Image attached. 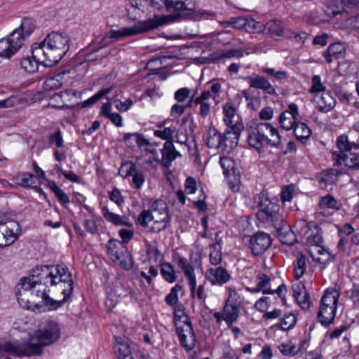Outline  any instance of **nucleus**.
<instances>
[{
  "label": "nucleus",
  "mask_w": 359,
  "mask_h": 359,
  "mask_svg": "<svg viewBox=\"0 0 359 359\" xmlns=\"http://www.w3.org/2000/svg\"><path fill=\"white\" fill-rule=\"evenodd\" d=\"M72 273L67 267L43 266L33 269L18 283L16 297L19 304L29 310L40 308L41 298L49 310H56L71 300L74 290Z\"/></svg>",
  "instance_id": "obj_1"
},
{
  "label": "nucleus",
  "mask_w": 359,
  "mask_h": 359,
  "mask_svg": "<svg viewBox=\"0 0 359 359\" xmlns=\"http://www.w3.org/2000/svg\"><path fill=\"white\" fill-rule=\"evenodd\" d=\"M37 342L0 341V354L8 353L17 356H31L43 353V347L55 343L60 337V328L57 323L48 320L43 323L34 332Z\"/></svg>",
  "instance_id": "obj_2"
},
{
  "label": "nucleus",
  "mask_w": 359,
  "mask_h": 359,
  "mask_svg": "<svg viewBox=\"0 0 359 359\" xmlns=\"http://www.w3.org/2000/svg\"><path fill=\"white\" fill-rule=\"evenodd\" d=\"M170 224L167 204L163 200L154 201L149 210H143L136 219V224L148 232L158 233L165 230Z\"/></svg>",
  "instance_id": "obj_3"
},
{
  "label": "nucleus",
  "mask_w": 359,
  "mask_h": 359,
  "mask_svg": "<svg viewBox=\"0 0 359 359\" xmlns=\"http://www.w3.org/2000/svg\"><path fill=\"white\" fill-rule=\"evenodd\" d=\"M69 39L65 34L51 32L40 43H36L38 49L36 54L43 55L47 59V63L54 66L59 62L69 48Z\"/></svg>",
  "instance_id": "obj_4"
},
{
  "label": "nucleus",
  "mask_w": 359,
  "mask_h": 359,
  "mask_svg": "<svg viewBox=\"0 0 359 359\" xmlns=\"http://www.w3.org/2000/svg\"><path fill=\"white\" fill-rule=\"evenodd\" d=\"M248 142L250 146L260 151L265 145L277 149L281 147L278 130L269 123H259L248 130Z\"/></svg>",
  "instance_id": "obj_5"
},
{
  "label": "nucleus",
  "mask_w": 359,
  "mask_h": 359,
  "mask_svg": "<svg viewBox=\"0 0 359 359\" xmlns=\"http://www.w3.org/2000/svg\"><path fill=\"white\" fill-rule=\"evenodd\" d=\"M180 18L179 14L163 16L159 21L148 20L140 21L133 27H123L118 30H111L109 32L111 39L120 40L123 38L137 35L149 30L155 29L161 25L177 21Z\"/></svg>",
  "instance_id": "obj_6"
},
{
  "label": "nucleus",
  "mask_w": 359,
  "mask_h": 359,
  "mask_svg": "<svg viewBox=\"0 0 359 359\" xmlns=\"http://www.w3.org/2000/svg\"><path fill=\"white\" fill-rule=\"evenodd\" d=\"M240 130V127L234 125L230 130L222 134L211 125L207 130L205 138V144L210 149H217L221 148L224 150L229 147V139L231 138L235 140V141L231 142L230 147H232L233 144H236L238 142Z\"/></svg>",
  "instance_id": "obj_7"
},
{
  "label": "nucleus",
  "mask_w": 359,
  "mask_h": 359,
  "mask_svg": "<svg viewBox=\"0 0 359 359\" xmlns=\"http://www.w3.org/2000/svg\"><path fill=\"white\" fill-rule=\"evenodd\" d=\"M175 323L180 344L187 351H191L196 345V335L188 316L183 312L175 313Z\"/></svg>",
  "instance_id": "obj_8"
},
{
  "label": "nucleus",
  "mask_w": 359,
  "mask_h": 359,
  "mask_svg": "<svg viewBox=\"0 0 359 359\" xmlns=\"http://www.w3.org/2000/svg\"><path fill=\"white\" fill-rule=\"evenodd\" d=\"M339 299V292L334 289H327L321 298L318 314L319 322L329 326L334 320Z\"/></svg>",
  "instance_id": "obj_9"
},
{
  "label": "nucleus",
  "mask_w": 359,
  "mask_h": 359,
  "mask_svg": "<svg viewBox=\"0 0 359 359\" xmlns=\"http://www.w3.org/2000/svg\"><path fill=\"white\" fill-rule=\"evenodd\" d=\"M175 259L178 267L182 270L188 280L191 297L193 299H197L204 302L207 298V294L205 292V283L196 287V278L194 267L188 262L186 258L179 255Z\"/></svg>",
  "instance_id": "obj_10"
},
{
  "label": "nucleus",
  "mask_w": 359,
  "mask_h": 359,
  "mask_svg": "<svg viewBox=\"0 0 359 359\" xmlns=\"http://www.w3.org/2000/svg\"><path fill=\"white\" fill-rule=\"evenodd\" d=\"M107 252L110 259L118 263L122 268L130 269L132 267V257L126 245L120 241L111 239L107 244Z\"/></svg>",
  "instance_id": "obj_11"
},
{
  "label": "nucleus",
  "mask_w": 359,
  "mask_h": 359,
  "mask_svg": "<svg viewBox=\"0 0 359 359\" xmlns=\"http://www.w3.org/2000/svg\"><path fill=\"white\" fill-rule=\"evenodd\" d=\"M259 207L257 215L260 221L271 223L273 226L282 224L283 217L279 213L280 208L277 203L265 198L260 202Z\"/></svg>",
  "instance_id": "obj_12"
},
{
  "label": "nucleus",
  "mask_w": 359,
  "mask_h": 359,
  "mask_svg": "<svg viewBox=\"0 0 359 359\" xmlns=\"http://www.w3.org/2000/svg\"><path fill=\"white\" fill-rule=\"evenodd\" d=\"M22 36L18 32H12L7 37L0 39V57L10 58L22 46Z\"/></svg>",
  "instance_id": "obj_13"
},
{
  "label": "nucleus",
  "mask_w": 359,
  "mask_h": 359,
  "mask_svg": "<svg viewBox=\"0 0 359 359\" xmlns=\"http://www.w3.org/2000/svg\"><path fill=\"white\" fill-rule=\"evenodd\" d=\"M21 233L20 224L15 221L0 222V248L12 245Z\"/></svg>",
  "instance_id": "obj_14"
},
{
  "label": "nucleus",
  "mask_w": 359,
  "mask_h": 359,
  "mask_svg": "<svg viewBox=\"0 0 359 359\" xmlns=\"http://www.w3.org/2000/svg\"><path fill=\"white\" fill-rule=\"evenodd\" d=\"M38 48L36 43H34L32 46V55L23 57L20 60L22 69L29 74H33L37 72L40 65L44 67H53L51 65L46 62L47 59L43 55H39V56L35 53Z\"/></svg>",
  "instance_id": "obj_15"
},
{
  "label": "nucleus",
  "mask_w": 359,
  "mask_h": 359,
  "mask_svg": "<svg viewBox=\"0 0 359 359\" xmlns=\"http://www.w3.org/2000/svg\"><path fill=\"white\" fill-rule=\"evenodd\" d=\"M271 236L264 232H258L251 236L250 239V248L254 255H259L264 253L271 245Z\"/></svg>",
  "instance_id": "obj_16"
},
{
  "label": "nucleus",
  "mask_w": 359,
  "mask_h": 359,
  "mask_svg": "<svg viewBox=\"0 0 359 359\" xmlns=\"http://www.w3.org/2000/svg\"><path fill=\"white\" fill-rule=\"evenodd\" d=\"M205 277L212 285L219 286L226 284L231 278L229 272L222 266L208 269Z\"/></svg>",
  "instance_id": "obj_17"
},
{
  "label": "nucleus",
  "mask_w": 359,
  "mask_h": 359,
  "mask_svg": "<svg viewBox=\"0 0 359 359\" xmlns=\"http://www.w3.org/2000/svg\"><path fill=\"white\" fill-rule=\"evenodd\" d=\"M244 79L248 82L250 88L262 90L264 93L268 95H273L276 94L275 87L264 76L255 74L246 76Z\"/></svg>",
  "instance_id": "obj_18"
},
{
  "label": "nucleus",
  "mask_w": 359,
  "mask_h": 359,
  "mask_svg": "<svg viewBox=\"0 0 359 359\" xmlns=\"http://www.w3.org/2000/svg\"><path fill=\"white\" fill-rule=\"evenodd\" d=\"M299 115L298 107L296 104L292 103L288 106V109L282 112L279 116V123L282 128L290 130L294 128L296 119Z\"/></svg>",
  "instance_id": "obj_19"
},
{
  "label": "nucleus",
  "mask_w": 359,
  "mask_h": 359,
  "mask_svg": "<svg viewBox=\"0 0 359 359\" xmlns=\"http://www.w3.org/2000/svg\"><path fill=\"white\" fill-rule=\"evenodd\" d=\"M333 158L337 165H344L350 169H359V154L350 153L349 154L333 152Z\"/></svg>",
  "instance_id": "obj_20"
},
{
  "label": "nucleus",
  "mask_w": 359,
  "mask_h": 359,
  "mask_svg": "<svg viewBox=\"0 0 359 359\" xmlns=\"http://www.w3.org/2000/svg\"><path fill=\"white\" fill-rule=\"evenodd\" d=\"M302 225L301 229L299 230V233L302 234L303 230H305L304 236L305 237L306 242L309 245H313L315 247V249L320 247L321 243L323 242V236L319 230L315 229H309L307 224L305 222L300 223Z\"/></svg>",
  "instance_id": "obj_21"
},
{
  "label": "nucleus",
  "mask_w": 359,
  "mask_h": 359,
  "mask_svg": "<svg viewBox=\"0 0 359 359\" xmlns=\"http://www.w3.org/2000/svg\"><path fill=\"white\" fill-rule=\"evenodd\" d=\"M161 154V163L165 168H169L177 156H180V152L175 149V147L172 141H167L165 142Z\"/></svg>",
  "instance_id": "obj_22"
},
{
  "label": "nucleus",
  "mask_w": 359,
  "mask_h": 359,
  "mask_svg": "<svg viewBox=\"0 0 359 359\" xmlns=\"http://www.w3.org/2000/svg\"><path fill=\"white\" fill-rule=\"evenodd\" d=\"M114 348L118 359H144L140 353H135L133 355L129 345L126 342L117 341Z\"/></svg>",
  "instance_id": "obj_23"
},
{
  "label": "nucleus",
  "mask_w": 359,
  "mask_h": 359,
  "mask_svg": "<svg viewBox=\"0 0 359 359\" xmlns=\"http://www.w3.org/2000/svg\"><path fill=\"white\" fill-rule=\"evenodd\" d=\"M233 23H239V25L243 26L245 31L248 32L259 33L264 32V25L256 21L252 18H239L238 20H233Z\"/></svg>",
  "instance_id": "obj_24"
},
{
  "label": "nucleus",
  "mask_w": 359,
  "mask_h": 359,
  "mask_svg": "<svg viewBox=\"0 0 359 359\" xmlns=\"http://www.w3.org/2000/svg\"><path fill=\"white\" fill-rule=\"evenodd\" d=\"M274 227L278 229L277 236L282 243L291 245L297 242V237L289 226H282L280 224Z\"/></svg>",
  "instance_id": "obj_25"
},
{
  "label": "nucleus",
  "mask_w": 359,
  "mask_h": 359,
  "mask_svg": "<svg viewBox=\"0 0 359 359\" xmlns=\"http://www.w3.org/2000/svg\"><path fill=\"white\" fill-rule=\"evenodd\" d=\"M223 311L224 313V320L228 326H230L238 320L240 311L239 305L234 303L226 302Z\"/></svg>",
  "instance_id": "obj_26"
},
{
  "label": "nucleus",
  "mask_w": 359,
  "mask_h": 359,
  "mask_svg": "<svg viewBox=\"0 0 359 359\" xmlns=\"http://www.w3.org/2000/svg\"><path fill=\"white\" fill-rule=\"evenodd\" d=\"M339 172L337 170L330 168L322 170L317 176V180L320 184L327 185L333 184L338 180Z\"/></svg>",
  "instance_id": "obj_27"
},
{
  "label": "nucleus",
  "mask_w": 359,
  "mask_h": 359,
  "mask_svg": "<svg viewBox=\"0 0 359 359\" xmlns=\"http://www.w3.org/2000/svg\"><path fill=\"white\" fill-rule=\"evenodd\" d=\"M102 214L106 220L115 225H131V222L129 221L128 218L110 212L109 210L106 206L102 208Z\"/></svg>",
  "instance_id": "obj_28"
},
{
  "label": "nucleus",
  "mask_w": 359,
  "mask_h": 359,
  "mask_svg": "<svg viewBox=\"0 0 359 359\" xmlns=\"http://www.w3.org/2000/svg\"><path fill=\"white\" fill-rule=\"evenodd\" d=\"M123 140L126 144L131 148H133L135 146L141 148L149 144V141L145 139L141 134L137 133L125 134Z\"/></svg>",
  "instance_id": "obj_29"
},
{
  "label": "nucleus",
  "mask_w": 359,
  "mask_h": 359,
  "mask_svg": "<svg viewBox=\"0 0 359 359\" xmlns=\"http://www.w3.org/2000/svg\"><path fill=\"white\" fill-rule=\"evenodd\" d=\"M212 97L210 91H203L199 96L196 97V105L200 106L199 114L202 117H206L210 113V104L207 100Z\"/></svg>",
  "instance_id": "obj_30"
},
{
  "label": "nucleus",
  "mask_w": 359,
  "mask_h": 359,
  "mask_svg": "<svg viewBox=\"0 0 359 359\" xmlns=\"http://www.w3.org/2000/svg\"><path fill=\"white\" fill-rule=\"evenodd\" d=\"M18 184L24 188H34V189L42 191V189L38 187H34L35 184V177L30 172L19 173L15 177Z\"/></svg>",
  "instance_id": "obj_31"
},
{
  "label": "nucleus",
  "mask_w": 359,
  "mask_h": 359,
  "mask_svg": "<svg viewBox=\"0 0 359 359\" xmlns=\"http://www.w3.org/2000/svg\"><path fill=\"white\" fill-rule=\"evenodd\" d=\"M294 275L296 279L301 278L306 270V257L299 253L297 255L296 259L293 262Z\"/></svg>",
  "instance_id": "obj_32"
},
{
  "label": "nucleus",
  "mask_w": 359,
  "mask_h": 359,
  "mask_svg": "<svg viewBox=\"0 0 359 359\" xmlns=\"http://www.w3.org/2000/svg\"><path fill=\"white\" fill-rule=\"evenodd\" d=\"M35 29V25L32 19L24 18L22 20L20 26L13 32H18L22 36V43L26 37L29 36Z\"/></svg>",
  "instance_id": "obj_33"
},
{
  "label": "nucleus",
  "mask_w": 359,
  "mask_h": 359,
  "mask_svg": "<svg viewBox=\"0 0 359 359\" xmlns=\"http://www.w3.org/2000/svg\"><path fill=\"white\" fill-rule=\"evenodd\" d=\"M4 93L0 92V109H9L16 107L22 102V98L18 95H12L9 97H3Z\"/></svg>",
  "instance_id": "obj_34"
},
{
  "label": "nucleus",
  "mask_w": 359,
  "mask_h": 359,
  "mask_svg": "<svg viewBox=\"0 0 359 359\" xmlns=\"http://www.w3.org/2000/svg\"><path fill=\"white\" fill-rule=\"evenodd\" d=\"M169 8L175 11H194V0H169Z\"/></svg>",
  "instance_id": "obj_35"
},
{
  "label": "nucleus",
  "mask_w": 359,
  "mask_h": 359,
  "mask_svg": "<svg viewBox=\"0 0 359 359\" xmlns=\"http://www.w3.org/2000/svg\"><path fill=\"white\" fill-rule=\"evenodd\" d=\"M264 32L271 36H282L284 32L282 22L278 20H269L264 25Z\"/></svg>",
  "instance_id": "obj_36"
},
{
  "label": "nucleus",
  "mask_w": 359,
  "mask_h": 359,
  "mask_svg": "<svg viewBox=\"0 0 359 359\" xmlns=\"http://www.w3.org/2000/svg\"><path fill=\"white\" fill-rule=\"evenodd\" d=\"M318 105L320 111L327 112L334 107L335 100L328 93L325 92L318 102Z\"/></svg>",
  "instance_id": "obj_37"
},
{
  "label": "nucleus",
  "mask_w": 359,
  "mask_h": 359,
  "mask_svg": "<svg viewBox=\"0 0 359 359\" xmlns=\"http://www.w3.org/2000/svg\"><path fill=\"white\" fill-rule=\"evenodd\" d=\"M161 274L163 279L170 283H174L177 279L174 266L168 262L161 264Z\"/></svg>",
  "instance_id": "obj_38"
},
{
  "label": "nucleus",
  "mask_w": 359,
  "mask_h": 359,
  "mask_svg": "<svg viewBox=\"0 0 359 359\" xmlns=\"http://www.w3.org/2000/svg\"><path fill=\"white\" fill-rule=\"evenodd\" d=\"M297 140L303 142L309 138L311 130L305 123H297L293 128Z\"/></svg>",
  "instance_id": "obj_39"
},
{
  "label": "nucleus",
  "mask_w": 359,
  "mask_h": 359,
  "mask_svg": "<svg viewBox=\"0 0 359 359\" xmlns=\"http://www.w3.org/2000/svg\"><path fill=\"white\" fill-rule=\"evenodd\" d=\"M48 186L49 189L54 193L55 196L57 198L61 204L66 205L69 203V196L57 185L55 181L48 180Z\"/></svg>",
  "instance_id": "obj_40"
},
{
  "label": "nucleus",
  "mask_w": 359,
  "mask_h": 359,
  "mask_svg": "<svg viewBox=\"0 0 359 359\" xmlns=\"http://www.w3.org/2000/svg\"><path fill=\"white\" fill-rule=\"evenodd\" d=\"M296 316L293 313H288L283 316L276 326L282 330L287 331L292 329L296 325Z\"/></svg>",
  "instance_id": "obj_41"
},
{
  "label": "nucleus",
  "mask_w": 359,
  "mask_h": 359,
  "mask_svg": "<svg viewBox=\"0 0 359 359\" xmlns=\"http://www.w3.org/2000/svg\"><path fill=\"white\" fill-rule=\"evenodd\" d=\"M319 207L322 210L333 209L337 210L340 209V205L337 201L330 194L320 198Z\"/></svg>",
  "instance_id": "obj_42"
},
{
  "label": "nucleus",
  "mask_w": 359,
  "mask_h": 359,
  "mask_svg": "<svg viewBox=\"0 0 359 359\" xmlns=\"http://www.w3.org/2000/svg\"><path fill=\"white\" fill-rule=\"evenodd\" d=\"M318 255H315L314 252L310 250L309 252L313 260L321 264H325L331 260V255L325 249L321 246L315 249Z\"/></svg>",
  "instance_id": "obj_43"
},
{
  "label": "nucleus",
  "mask_w": 359,
  "mask_h": 359,
  "mask_svg": "<svg viewBox=\"0 0 359 359\" xmlns=\"http://www.w3.org/2000/svg\"><path fill=\"white\" fill-rule=\"evenodd\" d=\"M112 90H113V86L106 88L104 89H101L93 96H92L89 99L83 102V103L81 104L82 107H83V108L88 107H90V106L95 104L97 101H99L100 99H102L105 95H107L108 93H109Z\"/></svg>",
  "instance_id": "obj_44"
},
{
  "label": "nucleus",
  "mask_w": 359,
  "mask_h": 359,
  "mask_svg": "<svg viewBox=\"0 0 359 359\" xmlns=\"http://www.w3.org/2000/svg\"><path fill=\"white\" fill-rule=\"evenodd\" d=\"M62 75L58 74L55 76L47 79L43 84V89L47 91L58 89L62 86Z\"/></svg>",
  "instance_id": "obj_45"
},
{
  "label": "nucleus",
  "mask_w": 359,
  "mask_h": 359,
  "mask_svg": "<svg viewBox=\"0 0 359 359\" xmlns=\"http://www.w3.org/2000/svg\"><path fill=\"white\" fill-rule=\"evenodd\" d=\"M337 146L341 154L344 151H351L354 149V141H349L347 135H341L337 140Z\"/></svg>",
  "instance_id": "obj_46"
},
{
  "label": "nucleus",
  "mask_w": 359,
  "mask_h": 359,
  "mask_svg": "<svg viewBox=\"0 0 359 359\" xmlns=\"http://www.w3.org/2000/svg\"><path fill=\"white\" fill-rule=\"evenodd\" d=\"M342 5L343 4H339L336 1L327 4L325 8V13L330 18H334L337 15L342 13L344 11Z\"/></svg>",
  "instance_id": "obj_47"
},
{
  "label": "nucleus",
  "mask_w": 359,
  "mask_h": 359,
  "mask_svg": "<svg viewBox=\"0 0 359 359\" xmlns=\"http://www.w3.org/2000/svg\"><path fill=\"white\" fill-rule=\"evenodd\" d=\"M223 112L224 114V121L226 126H231L232 118L236 114V108L232 103L227 102L223 106Z\"/></svg>",
  "instance_id": "obj_48"
},
{
  "label": "nucleus",
  "mask_w": 359,
  "mask_h": 359,
  "mask_svg": "<svg viewBox=\"0 0 359 359\" xmlns=\"http://www.w3.org/2000/svg\"><path fill=\"white\" fill-rule=\"evenodd\" d=\"M227 177L228 184L229 188L233 191L236 192L240 189V176L238 170H233L229 175H226Z\"/></svg>",
  "instance_id": "obj_49"
},
{
  "label": "nucleus",
  "mask_w": 359,
  "mask_h": 359,
  "mask_svg": "<svg viewBox=\"0 0 359 359\" xmlns=\"http://www.w3.org/2000/svg\"><path fill=\"white\" fill-rule=\"evenodd\" d=\"M136 171L135 165L131 161H126L121 164L118 173L121 177L126 178L132 176Z\"/></svg>",
  "instance_id": "obj_50"
},
{
  "label": "nucleus",
  "mask_w": 359,
  "mask_h": 359,
  "mask_svg": "<svg viewBox=\"0 0 359 359\" xmlns=\"http://www.w3.org/2000/svg\"><path fill=\"white\" fill-rule=\"evenodd\" d=\"M329 54L334 55V58H339L344 56L345 47L341 43H334L330 45L327 50Z\"/></svg>",
  "instance_id": "obj_51"
},
{
  "label": "nucleus",
  "mask_w": 359,
  "mask_h": 359,
  "mask_svg": "<svg viewBox=\"0 0 359 359\" xmlns=\"http://www.w3.org/2000/svg\"><path fill=\"white\" fill-rule=\"evenodd\" d=\"M220 165L223 168L224 175H229L233 170H236L234 168V161L229 157L223 156L220 158Z\"/></svg>",
  "instance_id": "obj_52"
},
{
  "label": "nucleus",
  "mask_w": 359,
  "mask_h": 359,
  "mask_svg": "<svg viewBox=\"0 0 359 359\" xmlns=\"http://www.w3.org/2000/svg\"><path fill=\"white\" fill-rule=\"evenodd\" d=\"M326 88L321 83L320 77L318 75H315L312 78V86L310 89L311 93H318L325 92Z\"/></svg>",
  "instance_id": "obj_53"
},
{
  "label": "nucleus",
  "mask_w": 359,
  "mask_h": 359,
  "mask_svg": "<svg viewBox=\"0 0 359 359\" xmlns=\"http://www.w3.org/2000/svg\"><path fill=\"white\" fill-rule=\"evenodd\" d=\"M114 293L119 297H126L133 294L132 289L126 284L120 283V285H116L114 290Z\"/></svg>",
  "instance_id": "obj_54"
},
{
  "label": "nucleus",
  "mask_w": 359,
  "mask_h": 359,
  "mask_svg": "<svg viewBox=\"0 0 359 359\" xmlns=\"http://www.w3.org/2000/svg\"><path fill=\"white\" fill-rule=\"evenodd\" d=\"M299 306L304 310H307L309 309L311 302L309 294L308 292H304L302 295L297 296L295 297Z\"/></svg>",
  "instance_id": "obj_55"
},
{
  "label": "nucleus",
  "mask_w": 359,
  "mask_h": 359,
  "mask_svg": "<svg viewBox=\"0 0 359 359\" xmlns=\"http://www.w3.org/2000/svg\"><path fill=\"white\" fill-rule=\"evenodd\" d=\"M277 294L278 296L282 299L283 300L285 299V295L287 293V289L286 286L284 284H281L278 287L276 290H271V289H266L263 290V294Z\"/></svg>",
  "instance_id": "obj_56"
},
{
  "label": "nucleus",
  "mask_w": 359,
  "mask_h": 359,
  "mask_svg": "<svg viewBox=\"0 0 359 359\" xmlns=\"http://www.w3.org/2000/svg\"><path fill=\"white\" fill-rule=\"evenodd\" d=\"M226 290L228 291V298L226 302L234 303L240 305L241 297L236 289L232 287H228Z\"/></svg>",
  "instance_id": "obj_57"
},
{
  "label": "nucleus",
  "mask_w": 359,
  "mask_h": 359,
  "mask_svg": "<svg viewBox=\"0 0 359 359\" xmlns=\"http://www.w3.org/2000/svg\"><path fill=\"white\" fill-rule=\"evenodd\" d=\"M145 182V177L142 172L136 171L132 175V182L136 189H140Z\"/></svg>",
  "instance_id": "obj_58"
},
{
  "label": "nucleus",
  "mask_w": 359,
  "mask_h": 359,
  "mask_svg": "<svg viewBox=\"0 0 359 359\" xmlns=\"http://www.w3.org/2000/svg\"><path fill=\"white\" fill-rule=\"evenodd\" d=\"M191 90L187 87L180 88L175 93V99L178 102H183L189 97Z\"/></svg>",
  "instance_id": "obj_59"
},
{
  "label": "nucleus",
  "mask_w": 359,
  "mask_h": 359,
  "mask_svg": "<svg viewBox=\"0 0 359 359\" xmlns=\"http://www.w3.org/2000/svg\"><path fill=\"white\" fill-rule=\"evenodd\" d=\"M278 349L284 355H294L297 353L296 346L292 344H281Z\"/></svg>",
  "instance_id": "obj_60"
},
{
  "label": "nucleus",
  "mask_w": 359,
  "mask_h": 359,
  "mask_svg": "<svg viewBox=\"0 0 359 359\" xmlns=\"http://www.w3.org/2000/svg\"><path fill=\"white\" fill-rule=\"evenodd\" d=\"M145 1L154 9L160 10L165 8L167 10H170L169 0H145Z\"/></svg>",
  "instance_id": "obj_61"
},
{
  "label": "nucleus",
  "mask_w": 359,
  "mask_h": 359,
  "mask_svg": "<svg viewBox=\"0 0 359 359\" xmlns=\"http://www.w3.org/2000/svg\"><path fill=\"white\" fill-rule=\"evenodd\" d=\"M294 187L293 185H289L283 188V189L281 191L280 198L281 201L285 202H290L291 201L293 193H294Z\"/></svg>",
  "instance_id": "obj_62"
},
{
  "label": "nucleus",
  "mask_w": 359,
  "mask_h": 359,
  "mask_svg": "<svg viewBox=\"0 0 359 359\" xmlns=\"http://www.w3.org/2000/svg\"><path fill=\"white\" fill-rule=\"evenodd\" d=\"M269 297H263L259 299L255 304L254 308L262 313H265L269 308Z\"/></svg>",
  "instance_id": "obj_63"
},
{
  "label": "nucleus",
  "mask_w": 359,
  "mask_h": 359,
  "mask_svg": "<svg viewBox=\"0 0 359 359\" xmlns=\"http://www.w3.org/2000/svg\"><path fill=\"white\" fill-rule=\"evenodd\" d=\"M210 262L212 265H218L222 262V252L221 250L218 249H212L210 255H209Z\"/></svg>",
  "instance_id": "obj_64"
}]
</instances>
